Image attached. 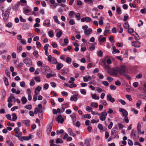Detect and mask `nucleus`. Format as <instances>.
<instances>
[{"mask_svg": "<svg viewBox=\"0 0 146 146\" xmlns=\"http://www.w3.org/2000/svg\"><path fill=\"white\" fill-rule=\"evenodd\" d=\"M98 104L95 103H92L91 104V106L92 107H94V108H96L98 107Z\"/></svg>", "mask_w": 146, "mask_h": 146, "instance_id": "obj_33", "label": "nucleus"}, {"mask_svg": "<svg viewBox=\"0 0 146 146\" xmlns=\"http://www.w3.org/2000/svg\"><path fill=\"white\" fill-rule=\"evenodd\" d=\"M84 143L86 144V146H90L89 140L87 139H86L85 140Z\"/></svg>", "mask_w": 146, "mask_h": 146, "instance_id": "obj_43", "label": "nucleus"}, {"mask_svg": "<svg viewBox=\"0 0 146 146\" xmlns=\"http://www.w3.org/2000/svg\"><path fill=\"white\" fill-rule=\"evenodd\" d=\"M64 132V131L63 129H61L60 131L57 130L56 131V134L58 135H59L60 134L63 133Z\"/></svg>", "mask_w": 146, "mask_h": 146, "instance_id": "obj_42", "label": "nucleus"}, {"mask_svg": "<svg viewBox=\"0 0 146 146\" xmlns=\"http://www.w3.org/2000/svg\"><path fill=\"white\" fill-rule=\"evenodd\" d=\"M116 86L113 84H111L110 86V88L111 90H115L116 89Z\"/></svg>", "mask_w": 146, "mask_h": 146, "instance_id": "obj_52", "label": "nucleus"}, {"mask_svg": "<svg viewBox=\"0 0 146 146\" xmlns=\"http://www.w3.org/2000/svg\"><path fill=\"white\" fill-rule=\"evenodd\" d=\"M52 126L51 125H48L47 130V133L48 134H49L52 130Z\"/></svg>", "mask_w": 146, "mask_h": 146, "instance_id": "obj_22", "label": "nucleus"}, {"mask_svg": "<svg viewBox=\"0 0 146 146\" xmlns=\"http://www.w3.org/2000/svg\"><path fill=\"white\" fill-rule=\"evenodd\" d=\"M32 106L31 105H27L25 106V108L29 110L32 109Z\"/></svg>", "mask_w": 146, "mask_h": 146, "instance_id": "obj_44", "label": "nucleus"}, {"mask_svg": "<svg viewBox=\"0 0 146 146\" xmlns=\"http://www.w3.org/2000/svg\"><path fill=\"white\" fill-rule=\"evenodd\" d=\"M132 45L135 47L139 48L141 46V42L138 41H133L132 42Z\"/></svg>", "mask_w": 146, "mask_h": 146, "instance_id": "obj_8", "label": "nucleus"}, {"mask_svg": "<svg viewBox=\"0 0 146 146\" xmlns=\"http://www.w3.org/2000/svg\"><path fill=\"white\" fill-rule=\"evenodd\" d=\"M31 135H30L28 137L23 136V139L25 140H28L31 139Z\"/></svg>", "mask_w": 146, "mask_h": 146, "instance_id": "obj_29", "label": "nucleus"}, {"mask_svg": "<svg viewBox=\"0 0 146 146\" xmlns=\"http://www.w3.org/2000/svg\"><path fill=\"white\" fill-rule=\"evenodd\" d=\"M97 75L99 77V78L101 79H103L104 78V76L102 75L101 73H98L97 74Z\"/></svg>", "mask_w": 146, "mask_h": 146, "instance_id": "obj_50", "label": "nucleus"}, {"mask_svg": "<svg viewBox=\"0 0 146 146\" xmlns=\"http://www.w3.org/2000/svg\"><path fill=\"white\" fill-rule=\"evenodd\" d=\"M125 97L129 101H131L132 100V99L131 98L130 95H125Z\"/></svg>", "mask_w": 146, "mask_h": 146, "instance_id": "obj_46", "label": "nucleus"}, {"mask_svg": "<svg viewBox=\"0 0 146 146\" xmlns=\"http://www.w3.org/2000/svg\"><path fill=\"white\" fill-rule=\"evenodd\" d=\"M19 19L20 20L21 22H25L26 21V20L25 19H23L21 15L20 16Z\"/></svg>", "mask_w": 146, "mask_h": 146, "instance_id": "obj_53", "label": "nucleus"}, {"mask_svg": "<svg viewBox=\"0 0 146 146\" xmlns=\"http://www.w3.org/2000/svg\"><path fill=\"white\" fill-rule=\"evenodd\" d=\"M33 54L35 57L36 58H37L38 56V52L37 50H35L33 53Z\"/></svg>", "mask_w": 146, "mask_h": 146, "instance_id": "obj_31", "label": "nucleus"}, {"mask_svg": "<svg viewBox=\"0 0 146 146\" xmlns=\"http://www.w3.org/2000/svg\"><path fill=\"white\" fill-rule=\"evenodd\" d=\"M98 40L100 42H105L106 40V38L104 37L101 38L100 37L98 38Z\"/></svg>", "mask_w": 146, "mask_h": 146, "instance_id": "obj_38", "label": "nucleus"}, {"mask_svg": "<svg viewBox=\"0 0 146 146\" xmlns=\"http://www.w3.org/2000/svg\"><path fill=\"white\" fill-rule=\"evenodd\" d=\"M70 117H72L73 121H75L76 120V115L75 113H73L72 114L70 115Z\"/></svg>", "mask_w": 146, "mask_h": 146, "instance_id": "obj_34", "label": "nucleus"}, {"mask_svg": "<svg viewBox=\"0 0 146 146\" xmlns=\"http://www.w3.org/2000/svg\"><path fill=\"white\" fill-rule=\"evenodd\" d=\"M63 142V141L59 138H57L56 141V143H62Z\"/></svg>", "mask_w": 146, "mask_h": 146, "instance_id": "obj_30", "label": "nucleus"}, {"mask_svg": "<svg viewBox=\"0 0 146 146\" xmlns=\"http://www.w3.org/2000/svg\"><path fill=\"white\" fill-rule=\"evenodd\" d=\"M68 72V70L67 68L62 69L61 70V72L62 74H66Z\"/></svg>", "mask_w": 146, "mask_h": 146, "instance_id": "obj_17", "label": "nucleus"}, {"mask_svg": "<svg viewBox=\"0 0 146 146\" xmlns=\"http://www.w3.org/2000/svg\"><path fill=\"white\" fill-rule=\"evenodd\" d=\"M102 83L106 86H108L109 84L106 81H103L102 82Z\"/></svg>", "mask_w": 146, "mask_h": 146, "instance_id": "obj_63", "label": "nucleus"}, {"mask_svg": "<svg viewBox=\"0 0 146 146\" xmlns=\"http://www.w3.org/2000/svg\"><path fill=\"white\" fill-rule=\"evenodd\" d=\"M69 23L71 25H73L75 24V22L74 20L72 19H70L69 21Z\"/></svg>", "mask_w": 146, "mask_h": 146, "instance_id": "obj_58", "label": "nucleus"}, {"mask_svg": "<svg viewBox=\"0 0 146 146\" xmlns=\"http://www.w3.org/2000/svg\"><path fill=\"white\" fill-rule=\"evenodd\" d=\"M17 52L18 53H19L22 50V46L20 44H17Z\"/></svg>", "mask_w": 146, "mask_h": 146, "instance_id": "obj_21", "label": "nucleus"}, {"mask_svg": "<svg viewBox=\"0 0 146 146\" xmlns=\"http://www.w3.org/2000/svg\"><path fill=\"white\" fill-rule=\"evenodd\" d=\"M40 111V110L38 108H35V109L34 113L35 114H37L38 112L39 113V111Z\"/></svg>", "mask_w": 146, "mask_h": 146, "instance_id": "obj_49", "label": "nucleus"}, {"mask_svg": "<svg viewBox=\"0 0 146 146\" xmlns=\"http://www.w3.org/2000/svg\"><path fill=\"white\" fill-rule=\"evenodd\" d=\"M49 36L50 37H52L53 35L54 34L53 33V31H50L48 32Z\"/></svg>", "mask_w": 146, "mask_h": 146, "instance_id": "obj_36", "label": "nucleus"}, {"mask_svg": "<svg viewBox=\"0 0 146 146\" xmlns=\"http://www.w3.org/2000/svg\"><path fill=\"white\" fill-rule=\"evenodd\" d=\"M71 58L67 57L66 60V62L70 64L71 62Z\"/></svg>", "mask_w": 146, "mask_h": 146, "instance_id": "obj_37", "label": "nucleus"}, {"mask_svg": "<svg viewBox=\"0 0 146 146\" xmlns=\"http://www.w3.org/2000/svg\"><path fill=\"white\" fill-rule=\"evenodd\" d=\"M21 100L23 104H25L27 101V98L24 96L22 98Z\"/></svg>", "mask_w": 146, "mask_h": 146, "instance_id": "obj_25", "label": "nucleus"}, {"mask_svg": "<svg viewBox=\"0 0 146 146\" xmlns=\"http://www.w3.org/2000/svg\"><path fill=\"white\" fill-rule=\"evenodd\" d=\"M101 115L104 116V117L105 116V117H106L107 115V112L105 111L102 112L101 113Z\"/></svg>", "mask_w": 146, "mask_h": 146, "instance_id": "obj_55", "label": "nucleus"}, {"mask_svg": "<svg viewBox=\"0 0 146 146\" xmlns=\"http://www.w3.org/2000/svg\"><path fill=\"white\" fill-rule=\"evenodd\" d=\"M6 117L9 120L12 121L11 118V115L10 114H8L6 115Z\"/></svg>", "mask_w": 146, "mask_h": 146, "instance_id": "obj_54", "label": "nucleus"}, {"mask_svg": "<svg viewBox=\"0 0 146 146\" xmlns=\"http://www.w3.org/2000/svg\"><path fill=\"white\" fill-rule=\"evenodd\" d=\"M106 117H105V116L104 117V116H102L101 115L100 117H99L100 119L102 121H104L106 119Z\"/></svg>", "mask_w": 146, "mask_h": 146, "instance_id": "obj_59", "label": "nucleus"}, {"mask_svg": "<svg viewBox=\"0 0 146 146\" xmlns=\"http://www.w3.org/2000/svg\"><path fill=\"white\" fill-rule=\"evenodd\" d=\"M2 95L3 98H4L6 95V92L4 89H3L1 90Z\"/></svg>", "mask_w": 146, "mask_h": 146, "instance_id": "obj_40", "label": "nucleus"}, {"mask_svg": "<svg viewBox=\"0 0 146 146\" xmlns=\"http://www.w3.org/2000/svg\"><path fill=\"white\" fill-rule=\"evenodd\" d=\"M20 5V2H18L13 7V10H16L17 9L18 7Z\"/></svg>", "mask_w": 146, "mask_h": 146, "instance_id": "obj_20", "label": "nucleus"}, {"mask_svg": "<svg viewBox=\"0 0 146 146\" xmlns=\"http://www.w3.org/2000/svg\"><path fill=\"white\" fill-rule=\"evenodd\" d=\"M75 14V12L73 11H70V13L69 14V16H71V17H72L74 14Z\"/></svg>", "mask_w": 146, "mask_h": 146, "instance_id": "obj_48", "label": "nucleus"}, {"mask_svg": "<svg viewBox=\"0 0 146 146\" xmlns=\"http://www.w3.org/2000/svg\"><path fill=\"white\" fill-rule=\"evenodd\" d=\"M118 70L117 68L112 69H111L110 72V74L113 76H117L118 75Z\"/></svg>", "mask_w": 146, "mask_h": 146, "instance_id": "obj_7", "label": "nucleus"}, {"mask_svg": "<svg viewBox=\"0 0 146 146\" xmlns=\"http://www.w3.org/2000/svg\"><path fill=\"white\" fill-rule=\"evenodd\" d=\"M113 50L112 53L113 54L115 53H119L120 52L119 50L118 49H117L115 46H113Z\"/></svg>", "mask_w": 146, "mask_h": 146, "instance_id": "obj_16", "label": "nucleus"}, {"mask_svg": "<svg viewBox=\"0 0 146 146\" xmlns=\"http://www.w3.org/2000/svg\"><path fill=\"white\" fill-rule=\"evenodd\" d=\"M62 31L60 30L59 31L57 32V33L56 34V36L58 38H59L62 35Z\"/></svg>", "mask_w": 146, "mask_h": 146, "instance_id": "obj_23", "label": "nucleus"}, {"mask_svg": "<svg viewBox=\"0 0 146 146\" xmlns=\"http://www.w3.org/2000/svg\"><path fill=\"white\" fill-rule=\"evenodd\" d=\"M117 70L119 73L121 75L127 72V67L124 65H121L120 67L117 68Z\"/></svg>", "mask_w": 146, "mask_h": 146, "instance_id": "obj_1", "label": "nucleus"}, {"mask_svg": "<svg viewBox=\"0 0 146 146\" xmlns=\"http://www.w3.org/2000/svg\"><path fill=\"white\" fill-rule=\"evenodd\" d=\"M43 25L45 26H47V27H49L50 26V21L49 20L47 19L43 23Z\"/></svg>", "mask_w": 146, "mask_h": 146, "instance_id": "obj_15", "label": "nucleus"}, {"mask_svg": "<svg viewBox=\"0 0 146 146\" xmlns=\"http://www.w3.org/2000/svg\"><path fill=\"white\" fill-rule=\"evenodd\" d=\"M56 121L58 123L60 122L61 123H62L64 121V118L62 117V116L61 115H59L57 117Z\"/></svg>", "mask_w": 146, "mask_h": 146, "instance_id": "obj_13", "label": "nucleus"}, {"mask_svg": "<svg viewBox=\"0 0 146 146\" xmlns=\"http://www.w3.org/2000/svg\"><path fill=\"white\" fill-rule=\"evenodd\" d=\"M128 143L130 146H132L133 145L132 141L130 139L128 140Z\"/></svg>", "mask_w": 146, "mask_h": 146, "instance_id": "obj_60", "label": "nucleus"}, {"mask_svg": "<svg viewBox=\"0 0 146 146\" xmlns=\"http://www.w3.org/2000/svg\"><path fill=\"white\" fill-rule=\"evenodd\" d=\"M123 27L126 29H128L129 27V25L128 22H126L123 24Z\"/></svg>", "mask_w": 146, "mask_h": 146, "instance_id": "obj_32", "label": "nucleus"}, {"mask_svg": "<svg viewBox=\"0 0 146 146\" xmlns=\"http://www.w3.org/2000/svg\"><path fill=\"white\" fill-rule=\"evenodd\" d=\"M111 134L115 137L118 133V128L116 126L114 127L112 129L111 132Z\"/></svg>", "mask_w": 146, "mask_h": 146, "instance_id": "obj_6", "label": "nucleus"}, {"mask_svg": "<svg viewBox=\"0 0 146 146\" xmlns=\"http://www.w3.org/2000/svg\"><path fill=\"white\" fill-rule=\"evenodd\" d=\"M15 132L16 133L15 136L17 137H19V135L21 136L22 135V133L21 132H20L19 128L18 127L15 128L14 130Z\"/></svg>", "mask_w": 146, "mask_h": 146, "instance_id": "obj_9", "label": "nucleus"}, {"mask_svg": "<svg viewBox=\"0 0 146 146\" xmlns=\"http://www.w3.org/2000/svg\"><path fill=\"white\" fill-rule=\"evenodd\" d=\"M116 11L119 15H120L121 13L120 8L118 7L116 9Z\"/></svg>", "mask_w": 146, "mask_h": 146, "instance_id": "obj_41", "label": "nucleus"}, {"mask_svg": "<svg viewBox=\"0 0 146 146\" xmlns=\"http://www.w3.org/2000/svg\"><path fill=\"white\" fill-rule=\"evenodd\" d=\"M48 46L49 44H46L44 47V50H48Z\"/></svg>", "mask_w": 146, "mask_h": 146, "instance_id": "obj_62", "label": "nucleus"}, {"mask_svg": "<svg viewBox=\"0 0 146 146\" xmlns=\"http://www.w3.org/2000/svg\"><path fill=\"white\" fill-rule=\"evenodd\" d=\"M56 74H48L46 75V77L48 78H49L51 77H52V76H55Z\"/></svg>", "mask_w": 146, "mask_h": 146, "instance_id": "obj_47", "label": "nucleus"}, {"mask_svg": "<svg viewBox=\"0 0 146 146\" xmlns=\"http://www.w3.org/2000/svg\"><path fill=\"white\" fill-rule=\"evenodd\" d=\"M3 11L2 16L3 19L5 21H6L8 18L10 14V12L8 10H7L4 13Z\"/></svg>", "mask_w": 146, "mask_h": 146, "instance_id": "obj_3", "label": "nucleus"}, {"mask_svg": "<svg viewBox=\"0 0 146 146\" xmlns=\"http://www.w3.org/2000/svg\"><path fill=\"white\" fill-rule=\"evenodd\" d=\"M84 118L90 119L91 118L90 115L88 114H86L84 115Z\"/></svg>", "mask_w": 146, "mask_h": 146, "instance_id": "obj_51", "label": "nucleus"}, {"mask_svg": "<svg viewBox=\"0 0 146 146\" xmlns=\"http://www.w3.org/2000/svg\"><path fill=\"white\" fill-rule=\"evenodd\" d=\"M53 18L56 23H58L59 24H60V22L59 21L58 19L57 16H54L53 17Z\"/></svg>", "mask_w": 146, "mask_h": 146, "instance_id": "obj_39", "label": "nucleus"}, {"mask_svg": "<svg viewBox=\"0 0 146 146\" xmlns=\"http://www.w3.org/2000/svg\"><path fill=\"white\" fill-rule=\"evenodd\" d=\"M68 132L70 136H72L73 137H75L76 136V134L73 132L72 129L71 128H69L68 129Z\"/></svg>", "mask_w": 146, "mask_h": 146, "instance_id": "obj_14", "label": "nucleus"}, {"mask_svg": "<svg viewBox=\"0 0 146 146\" xmlns=\"http://www.w3.org/2000/svg\"><path fill=\"white\" fill-rule=\"evenodd\" d=\"M141 102L140 100H139L138 101L136 104V106L137 108H139L141 104Z\"/></svg>", "mask_w": 146, "mask_h": 146, "instance_id": "obj_45", "label": "nucleus"}, {"mask_svg": "<svg viewBox=\"0 0 146 146\" xmlns=\"http://www.w3.org/2000/svg\"><path fill=\"white\" fill-rule=\"evenodd\" d=\"M119 111L120 112H122V114L123 116L125 117H127V116L128 115V113L125 109L120 108L119 109Z\"/></svg>", "mask_w": 146, "mask_h": 146, "instance_id": "obj_11", "label": "nucleus"}, {"mask_svg": "<svg viewBox=\"0 0 146 146\" xmlns=\"http://www.w3.org/2000/svg\"><path fill=\"white\" fill-rule=\"evenodd\" d=\"M119 101L120 102L122 105H125L126 104L125 102L122 100H119Z\"/></svg>", "mask_w": 146, "mask_h": 146, "instance_id": "obj_61", "label": "nucleus"}, {"mask_svg": "<svg viewBox=\"0 0 146 146\" xmlns=\"http://www.w3.org/2000/svg\"><path fill=\"white\" fill-rule=\"evenodd\" d=\"M3 80L4 81V83L5 86H8L9 85V82H8V79L5 77H4Z\"/></svg>", "mask_w": 146, "mask_h": 146, "instance_id": "obj_24", "label": "nucleus"}, {"mask_svg": "<svg viewBox=\"0 0 146 146\" xmlns=\"http://www.w3.org/2000/svg\"><path fill=\"white\" fill-rule=\"evenodd\" d=\"M12 116L13 117L12 121H15L17 118V117L16 115V114L15 113H13L12 114Z\"/></svg>", "mask_w": 146, "mask_h": 146, "instance_id": "obj_26", "label": "nucleus"}, {"mask_svg": "<svg viewBox=\"0 0 146 146\" xmlns=\"http://www.w3.org/2000/svg\"><path fill=\"white\" fill-rule=\"evenodd\" d=\"M82 28L85 30L84 33L85 35H89L92 33V29L90 28L88 29V26L87 25H85L82 26Z\"/></svg>", "mask_w": 146, "mask_h": 146, "instance_id": "obj_2", "label": "nucleus"}, {"mask_svg": "<svg viewBox=\"0 0 146 146\" xmlns=\"http://www.w3.org/2000/svg\"><path fill=\"white\" fill-rule=\"evenodd\" d=\"M107 100L109 101L112 103H113L115 101L114 99L111 97V95L110 94H108L107 95Z\"/></svg>", "mask_w": 146, "mask_h": 146, "instance_id": "obj_12", "label": "nucleus"}, {"mask_svg": "<svg viewBox=\"0 0 146 146\" xmlns=\"http://www.w3.org/2000/svg\"><path fill=\"white\" fill-rule=\"evenodd\" d=\"M91 21H92L91 18L88 17L82 18L81 19V21L82 22L85 21L86 22H90Z\"/></svg>", "mask_w": 146, "mask_h": 146, "instance_id": "obj_10", "label": "nucleus"}, {"mask_svg": "<svg viewBox=\"0 0 146 146\" xmlns=\"http://www.w3.org/2000/svg\"><path fill=\"white\" fill-rule=\"evenodd\" d=\"M23 62L28 67H29L32 65V64L31 60L28 57L26 58L23 60Z\"/></svg>", "mask_w": 146, "mask_h": 146, "instance_id": "obj_5", "label": "nucleus"}, {"mask_svg": "<svg viewBox=\"0 0 146 146\" xmlns=\"http://www.w3.org/2000/svg\"><path fill=\"white\" fill-rule=\"evenodd\" d=\"M97 54L98 56L100 57H102L103 56V53L101 50L97 51Z\"/></svg>", "mask_w": 146, "mask_h": 146, "instance_id": "obj_28", "label": "nucleus"}, {"mask_svg": "<svg viewBox=\"0 0 146 146\" xmlns=\"http://www.w3.org/2000/svg\"><path fill=\"white\" fill-rule=\"evenodd\" d=\"M84 2L86 3H88L92 5L93 4V2L92 0H84Z\"/></svg>", "mask_w": 146, "mask_h": 146, "instance_id": "obj_35", "label": "nucleus"}, {"mask_svg": "<svg viewBox=\"0 0 146 146\" xmlns=\"http://www.w3.org/2000/svg\"><path fill=\"white\" fill-rule=\"evenodd\" d=\"M70 100L71 101H76L77 100V96L76 95H74L73 96L70 97Z\"/></svg>", "mask_w": 146, "mask_h": 146, "instance_id": "obj_18", "label": "nucleus"}, {"mask_svg": "<svg viewBox=\"0 0 146 146\" xmlns=\"http://www.w3.org/2000/svg\"><path fill=\"white\" fill-rule=\"evenodd\" d=\"M123 75L126 78L129 80H130L131 78V77L128 74H124Z\"/></svg>", "mask_w": 146, "mask_h": 146, "instance_id": "obj_57", "label": "nucleus"}, {"mask_svg": "<svg viewBox=\"0 0 146 146\" xmlns=\"http://www.w3.org/2000/svg\"><path fill=\"white\" fill-rule=\"evenodd\" d=\"M48 60L51 63L56 64L58 63L57 60L54 57L49 55L48 57Z\"/></svg>", "mask_w": 146, "mask_h": 146, "instance_id": "obj_4", "label": "nucleus"}, {"mask_svg": "<svg viewBox=\"0 0 146 146\" xmlns=\"http://www.w3.org/2000/svg\"><path fill=\"white\" fill-rule=\"evenodd\" d=\"M30 121L29 120H24L23 121V123L25 124L26 126H30V125L29 123H30Z\"/></svg>", "mask_w": 146, "mask_h": 146, "instance_id": "obj_19", "label": "nucleus"}, {"mask_svg": "<svg viewBox=\"0 0 146 146\" xmlns=\"http://www.w3.org/2000/svg\"><path fill=\"white\" fill-rule=\"evenodd\" d=\"M136 132V131L135 130H132L131 133V135L133 136V137H135L136 136L135 133Z\"/></svg>", "mask_w": 146, "mask_h": 146, "instance_id": "obj_56", "label": "nucleus"}, {"mask_svg": "<svg viewBox=\"0 0 146 146\" xmlns=\"http://www.w3.org/2000/svg\"><path fill=\"white\" fill-rule=\"evenodd\" d=\"M63 66V65L61 63L58 64L56 66V69L58 70H60Z\"/></svg>", "mask_w": 146, "mask_h": 146, "instance_id": "obj_27", "label": "nucleus"}, {"mask_svg": "<svg viewBox=\"0 0 146 146\" xmlns=\"http://www.w3.org/2000/svg\"><path fill=\"white\" fill-rule=\"evenodd\" d=\"M90 122L89 120L87 119L86 120L85 122V124L86 125H90Z\"/></svg>", "mask_w": 146, "mask_h": 146, "instance_id": "obj_64", "label": "nucleus"}]
</instances>
